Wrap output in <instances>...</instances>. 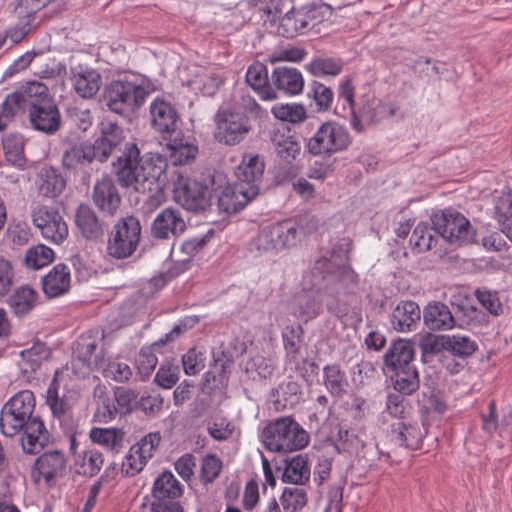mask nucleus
Segmentation results:
<instances>
[{
	"mask_svg": "<svg viewBox=\"0 0 512 512\" xmlns=\"http://www.w3.org/2000/svg\"><path fill=\"white\" fill-rule=\"evenodd\" d=\"M92 153L93 149H90V144L72 146L63 155V166L69 170L81 169L93 161Z\"/></svg>",
	"mask_w": 512,
	"mask_h": 512,
	"instance_id": "38",
	"label": "nucleus"
},
{
	"mask_svg": "<svg viewBox=\"0 0 512 512\" xmlns=\"http://www.w3.org/2000/svg\"><path fill=\"white\" fill-rule=\"evenodd\" d=\"M32 223L41 235L54 244H62L68 234V226L59 211L47 205H36L31 210Z\"/></svg>",
	"mask_w": 512,
	"mask_h": 512,
	"instance_id": "10",
	"label": "nucleus"
},
{
	"mask_svg": "<svg viewBox=\"0 0 512 512\" xmlns=\"http://www.w3.org/2000/svg\"><path fill=\"white\" fill-rule=\"evenodd\" d=\"M392 372L391 380L393 387L400 394L411 395L418 390L420 379L418 370L414 364Z\"/></svg>",
	"mask_w": 512,
	"mask_h": 512,
	"instance_id": "32",
	"label": "nucleus"
},
{
	"mask_svg": "<svg viewBox=\"0 0 512 512\" xmlns=\"http://www.w3.org/2000/svg\"><path fill=\"white\" fill-rule=\"evenodd\" d=\"M264 443L268 450L288 453L301 450L309 443L308 433L291 417H281L264 429Z\"/></svg>",
	"mask_w": 512,
	"mask_h": 512,
	"instance_id": "3",
	"label": "nucleus"
},
{
	"mask_svg": "<svg viewBox=\"0 0 512 512\" xmlns=\"http://www.w3.org/2000/svg\"><path fill=\"white\" fill-rule=\"evenodd\" d=\"M161 441V435L159 432H152L145 435L140 439L139 442L132 445L131 448L135 454L145 456V460L149 461L154 455L157 447Z\"/></svg>",
	"mask_w": 512,
	"mask_h": 512,
	"instance_id": "56",
	"label": "nucleus"
},
{
	"mask_svg": "<svg viewBox=\"0 0 512 512\" xmlns=\"http://www.w3.org/2000/svg\"><path fill=\"white\" fill-rule=\"evenodd\" d=\"M307 501V492L301 487H285L280 496V503L285 512L301 511Z\"/></svg>",
	"mask_w": 512,
	"mask_h": 512,
	"instance_id": "44",
	"label": "nucleus"
},
{
	"mask_svg": "<svg viewBox=\"0 0 512 512\" xmlns=\"http://www.w3.org/2000/svg\"><path fill=\"white\" fill-rule=\"evenodd\" d=\"M101 370L103 371V376L105 378H110L116 382L128 381L132 376L130 366L127 363L118 360L110 361L107 365L104 363Z\"/></svg>",
	"mask_w": 512,
	"mask_h": 512,
	"instance_id": "57",
	"label": "nucleus"
},
{
	"mask_svg": "<svg viewBox=\"0 0 512 512\" xmlns=\"http://www.w3.org/2000/svg\"><path fill=\"white\" fill-rule=\"evenodd\" d=\"M222 470V461L215 454L206 455L201 464V478L204 482L214 481Z\"/></svg>",
	"mask_w": 512,
	"mask_h": 512,
	"instance_id": "62",
	"label": "nucleus"
},
{
	"mask_svg": "<svg viewBox=\"0 0 512 512\" xmlns=\"http://www.w3.org/2000/svg\"><path fill=\"white\" fill-rule=\"evenodd\" d=\"M18 92L23 96L25 107L28 106L29 108L40 103L42 100H52L49 97L48 87L37 81L28 82Z\"/></svg>",
	"mask_w": 512,
	"mask_h": 512,
	"instance_id": "50",
	"label": "nucleus"
},
{
	"mask_svg": "<svg viewBox=\"0 0 512 512\" xmlns=\"http://www.w3.org/2000/svg\"><path fill=\"white\" fill-rule=\"evenodd\" d=\"M92 197L94 204L110 215L115 214L121 202L114 182L108 177L102 178L95 184Z\"/></svg>",
	"mask_w": 512,
	"mask_h": 512,
	"instance_id": "20",
	"label": "nucleus"
},
{
	"mask_svg": "<svg viewBox=\"0 0 512 512\" xmlns=\"http://www.w3.org/2000/svg\"><path fill=\"white\" fill-rule=\"evenodd\" d=\"M2 146L5 158L8 162L17 167H24V142L21 136L11 134L4 137Z\"/></svg>",
	"mask_w": 512,
	"mask_h": 512,
	"instance_id": "42",
	"label": "nucleus"
},
{
	"mask_svg": "<svg viewBox=\"0 0 512 512\" xmlns=\"http://www.w3.org/2000/svg\"><path fill=\"white\" fill-rule=\"evenodd\" d=\"M297 241V225L285 220L260 229L250 243V250L258 255H273L295 246Z\"/></svg>",
	"mask_w": 512,
	"mask_h": 512,
	"instance_id": "4",
	"label": "nucleus"
},
{
	"mask_svg": "<svg viewBox=\"0 0 512 512\" xmlns=\"http://www.w3.org/2000/svg\"><path fill=\"white\" fill-rule=\"evenodd\" d=\"M183 494V485L170 472L164 471L154 481L152 496L158 501L174 500Z\"/></svg>",
	"mask_w": 512,
	"mask_h": 512,
	"instance_id": "29",
	"label": "nucleus"
},
{
	"mask_svg": "<svg viewBox=\"0 0 512 512\" xmlns=\"http://www.w3.org/2000/svg\"><path fill=\"white\" fill-rule=\"evenodd\" d=\"M314 271L323 274V277H326L328 275H334L336 277H343V276H351L352 270L348 265H338L335 263L334 259H319L316 261L315 266L313 268Z\"/></svg>",
	"mask_w": 512,
	"mask_h": 512,
	"instance_id": "58",
	"label": "nucleus"
},
{
	"mask_svg": "<svg viewBox=\"0 0 512 512\" xmlns=\"http://www.w3.org/2000/svg\"><path fill=\"white\" fill-rule=\"evenodd\" d=\"M186 229V223L180 211L173 208L162 210L154 219L151 232L156 239H169L181 235Z\"/></svg>",
	"mask_w": 512,
	"mask_h": 512,
	"instance_id": "15",
	"label": "nucleus"
},
{
	"mask_svg": "<svg viewBox=\"0 0 512 512\" xmlns=\"http://www.w3.org/2000/svg\"><path fill=\"white\" fill-rule=\"evenodd\" d=\"M307 69L314 76H336L341 73L343 64L335 58H315L307 65Z\"/></svg>",
	"mask_w": 512,
	"mask_h": 512,
	"instance_id": "49",
	"label": "nucleus"
},
{
	"mask_svg": "<svg viewBox=\"0 0 512 512\" xmlns=\"http://www.w3.org/2000/svg\"><path fill=\"white\" fill-rule=\"evenodd\" d=\"M66 187V180L55 169L49 168L42 171L38 184L39 194L47 198L59 196Z\"/></svg>",
	"mask_w": 512,
	"mask_h": 512,
	"instance_id": "36",
	"label": "nucleus"
},
{
	"mask_svg": "<svg viewBox=\"0 0 512 512\" xmlns=\"http://www.w3.org/2000/svg\"><path fill=\"white\" fill-rule=\"evenodd\" d=\"M271 141L277 155L286 163H291L300 154L301 146L290 130L274 131Z\"/></svg>",
	"mask_w": 512,
	"mask_h": 512,
	"instance_id": "31",
	"label": "nucleus"
},
{
	"mask_svg": "<svg viewBox=\"0 0 512 512\" xmlns=\"http://www.w3.org/2000/svg\"><path fill=\"white\" fill-rule=\"evenodd\" d=\"M22 430L21 444L26 453H39L49 441V433L37 416L31 418Z\"/></svg>",
	"mask_w": 512,
	"mask_h": 512,
	"instance_id": "19",
	"label": "nucleus"
},
{
	"mask_svg": "<svg viewBox=\"0 0 512 512\" xmlns=\"http://www.w3.org/2000/svg\"><path fill=\"white\" fill-rule=\"evenodd\" d=\"M76 225L87 239H97L103 234L96 214L87 205H80L76 212Z\"/></svg>",
	"mask_w": 512,
	"mask_h": 512,
	"instance_id": "35",
	"label": "nucleus"
},
{
	"mask_svg": "<svg viewBox=\"0 0 512 512\" xmlns=\"http://www.w3.org/2000/svg\"><path fill=\"white\" fill-rule=\"evenodd\" d=\"M179 373L178 365L163 363L155 375V382L162 388L170 389L179 380Z\"/></svg>",
	"mask_w": 512,
	"mask_h": 512,
	"instance_id": "59",
	"label": "nucleus"
},
{
	"mask_svg": "<svg viewBox=\"0 0 512 512\" xmlns=\"http://www.w3.org/2000/svg\"><path fill=\"white\" fill-rule=\"evenodd\" d=\"M272 86L288 95H298L303 91L304 79L301 72L293 67H277L271 75Z\"/></svg>",
	"mask_w": 512,
	"mask_h": 512,
	"instance_id": "21",
	"label": "nucleus"
},
{
	"mask_svg": "<svg viewBox=\"0 0 512 512\" xmlns=\"http://www.w3.org/2000/svg\"><path fill=\"white\" fill-rule=\"evenodd\" d=\"M323 380L329 393L337 397L342 396L348 386L346 374L337 364L324 367Z\"/></svg>",
	"mask_w": 512,
	"mask_h": 512,
	"instance_id": "40",
	"label": "nucleus"
},
{
	"mask_svg": "<svg viewBox=\"0 0 512 512\" xmlns=\"http://www.w3.org/2000/svg\"><path fill=\"white\" fill-rule=\"evenodd\" d=\"M431 220L433 229L451 244L460 246L474 240L475 233L470 222L459 212L445 210L435 213Z\"/></svg>",
	"mask_w": 512,
	"mask_h": 512,
	"instance_id": "7",
	"label": "nucleus"
},
{
	"mask_svg": "<svg viewBox=\"0 0 512 512\" xmlns=\"http://www.w3.org/2000/svg\"><path fill=\"white\" fill-rule=\"evenodd\" d=\"M73 88L82 98H92L102 85L101 75L94 69L81 70L73 73Z\"/></svg>",
	"mask_w": 512,
	"mask_h": 512,
	"instance_id": "30",
	"label": "nucleus"
},
{
	"mask_svg": "<svg viewBox=\"0 0 512 512\" xmlns=\"http://www.w3.org/2000/svg\"><path fill=\"white\" fill-rule=\"evenodd\" d=\"M264 169V161L258 154H244L235 170L237 181L227 187L219 198L220 208L228 213L244 208L259 194Z\"/></svg>",
	"mask_w": 512,
	"mask_h": 512,
	"instance_id": "2",
	"label": "nucleus"
},
{
	"mask_svg": "<svg viewBox=\"0 0 512 512\" xmlns=\"http://www.w3.org/2000/svg\"><path fill=\"white\" fill-rule=\"evenodd\" d=\"M54 259V251L46 245L38 244L26 252L24 263L32 269H41L49 265Z\"/></svg>",
	"mask_w": 512,
	"mask_h": 512,
	"instance_id": "46",
	"label": "nucleus"
},
{
	"mask_svg": "<svg viewBox=\"0 0 512 512\" xmlns=\"http://www.w3.org/2000/svg\"><path fill=\"white\" fill-rule=\"evenodd\" d=\"M70 284V269L65 264H57L54 266L42 280L43 292L50 298H55L67 293Z\"/></svg>",
	"mask_w": 512,
	"mask_h": 512,
	"instance_id": "23",
	"label": "nucleus"
},
{
	"mask_svg": "<svg viewBox=\"0 0 512 512\" xmlns=\"http://www.w3.org/2000/svg\"><path fill=\"white\" fill-rule=\"evenodd\" d=\"M246 83L263 101L277 99V92L269 81L268 69L265 64L255 61L248 66L245 74Z\"/></svg>",
	"mask_w": 512,
	"mask_h": 512,
	"instance_id": "16",
	"label": "nucleus"
},
{
	"mask_svg": "<svg viewBox=\"0 0 512 512\" xmlns=\"http://www.w3.org/2000/svg\"><path fill=\"white\" fill-rule=\"evenodd\" d=\"M65 456L60 451H49L40 455L32 468L31 477L36 484H49L65 468Z\"/></svg>",
	"mask_w": 512,
	"mask_h": 512,
	"instance_id": "14",
	"label": "nucleus"
},
{
	"mask_svg": "<svg viewBox=\"0 0 512 512\" xmlns=\"http://www.w3.org/2000/svg\"><path fill=\"white\" fill-rule=\"evenodd\" d=\"M20 368L24 373L35 372L47 357V349L43 343L36 342L30 348L21 351Z\"/></svg>",
	"mask_w": 512,
	"mask_h": 512,
	"instance_id": "41",
	"label": "nucleus"
},
{
	"mask_svg": "<svg viewBox=\"0 0 512 512\" xmlns=\"http://www.w3.org/2000/svg\"><path fill=\"white\" fill-rule=\"evenodd\" d=\"M139 154L136 144H128L113 164L114 171L122 186L132 187L140 194L138 201L145 213H152L165 202V192L159 182L164 169L153 159L140 158Z\"/></svg>",
	"mask_w": 512,
	"mask_h": 512,
	"instance_id": "1",
	"label": "nucleus"
},
{
	"mask_svg": "<svg viewBox=\"0 0 512 512\" xmlns=\"http://www.w3.org/2000/svg\"><path fill=\"white\" fill-rule=\"evenodd\" d=\"M118 409L114 403V399L107 395L101 394L97 399L96 411L93 415V420L99 423H108L114 419Z\"/></svg>",
	"mask_w": 512,
	"mask_h": 512,
	"instance_id": "55",
	"label": "nucleus"
},
{
	"mask_svg": "<svg viewBox=\"0 0 512 512\" xmlns=\"http://www.w3.org/2000/svg\"><path fill=\"white\" fill-rule=\"evenodd\" d=\"M166 140L170 161L174 165L189 164L196 158L198 147L189 139L177 135Z\"/></svg>",
	"mask_w": 512,
	"mask_h": 512,
	"instance_id": "28",
	"label": "nucleus"
},
{
	"mask_svg": "<svg viewBox=\"0 0 512 512\" xmlns=\"http://www.w3.org/2000/svg\"><path fill=\"white\" fill-rule=\"evenodd\" d=\"M426 431L418 423L405 424L394 423L389 432V438L396 446H403L408 449L417 450L422 447Z\"/></svg>",
	"mask_w": 512,
	"mask_h": 512,
	"instance_id": "17",
	"label": "nucleus"
},
{
	"mask_svg": "<svg viewBox=\"0 0 512 512\" xmlns=\"http://www.w3.org/2000/svg\"><path fill=\"white\" fill-rule=\"evenodd\" d=\"M310 478V466L306 455H297L291 458L285 466L282 474L284 483L303 485Z\"/></svg>",
	"mask_w": 512,
	"mask_h": 512,
	"instance_id": "33",
	"label": "nucleus"
},
{
	"mask_svg": "<svg viewBox=\"0 0 512 512\" xmlns=\"http://www.w3.org/2000/svg\"><path fill=\"white\" fill-rule=\"evenodd\" d=\"M271 113L276 119L291 123H300L307 118L304 106L296 103L275 104L271 109Z\"/></svg>",
	"mask_w": 512,
	"mask_h": 512,
	"instance_id": "48",
	"label": "nucleus"
},
{
	"mask_svg": "<svg viewBox=\"0 0 512 512\" xmlns=\"http://www.w3.org/2000/svg\"><path fill=\"white\" fill-rule=\"evenodd\" d=\"M251 130L247 115L232 109L220 110L216 115L215 139L225 145L234 146L242 142Z\"/></svg>",
	"mask_w": 512,
	"mask_h": 512,
	"instance_id": "9",
	"label": "nucleus"
},
{
	"mask_svg": "<svg viewBox=\"0 0 512 512\" xmlns=\"http://www.w3.org/2000/svg\"><path fill=\"white\" fill-rule=\"evenodd\" d=\"M46 404L56 417L63 416L69 409L65 397L59 395V383L56 378L51 381L46 391Z\"/></svg>",
	"mask_w": 512,
	"mask_h": 512,
	"instance_id": "54",
	"label": "nucleus"
},
{
	"mask_svg": "<svg viewBox=\"0 0 512 512\" xmlns=\"http://www.w3.org/2000/svg\"><path fill=\"white\" fill-rule=\"evenodd\" d=\"M150 118L152 127L163 139H168L176 133L178 113L171 103L161 98H156L150 104Z\"/></svg>",
	"mask_w": 512,
	"mask_h": 512,
	"instance_id": "13",
	"label": "nucleus"
},
{
	"mask_svg": "<svg viewBox=\"0 0 512 512\" xmlns=\"http://www.w3.org/2000/svg\"><path fill=\"white\" fill-rule=\"evenodd\" d=\"M182 332L180 326H175L169 333L165 335L164 338L160 339L159 342L154 343L150 347H144L140 350L137 358H136V367L138 369V373L143 376H149L153 370L155 369L158 359L155 354V349L160 346V344H165L169 341H172Z\"/></svg>",
	"mask_w": 512,
	"mask_h": 512,
	"instance_id": "26",
	"label": "nucleus"
},
{
	"mask_svg": "<svg viewBox=\"0 0 512 512\" xmlns=\"http://www.w3.org/2000/svg\"><path fill=\"white\" fill-rule=\"evenodd\" d=\"M75 354L90 370H100L104 366V351L96 336L82 335L77 341Z\"/></svg>",
	"mask_w": 512,
	"mask_h": 512,
	"instance_id": "18",
	"label": "nucleus"
},
{
	"mask_svg": "<svg viewBox=\"0 0 512 512\" xmlns=\"http://www.w3.org/2000/svg\"><path fill=\"white\" fill-rule=\"evenodd\" d=\"M415 350L413 343L408 340L394 341L384 355V362L390 371L399 370L413 365Z\"/></svg>",
	"mask_w": 512,
	"mask_h": 512,
	"instance_id": "24",
	"label": "nucleus"
},
{
	"mask_svg": "<svg viewBox=\"0 0 512 512\" xmlns=\"http://www.w3.org/2000/svg\"><path fill=\"white\" fill-rule=\"evenodd\" d=\"M141 226L137 218L128 216L119 220L108 239L107 252L116 259L131 256L139 243Z\"/></svg>",
	"mask_w": 512,
	"mask_h": 512,
	"instance_id": "6",
	"label": "nucleus"
},
{
	"mask_svg": "<svg viewBox=\"0 0 512 512\" xmlns=\"http://www.w3.org/2000/svg\"><path fill=\"white\" fill-rule=\"evenodd\" d=\"M15 271L10 260L0 256V298L5 297L14 285Z\"/></svg>",
	"mask_w": 512,
	"mask_h": 512,
	"instance_id": "61",
	"label": "nucleus"
},
{
	"mask_svg": "<svg viewBox=\"0 0 512 512\" xmlns=\"http://www.w3.org/2000/svg\"><path fill=\"white\" fill-rule=\"evenodd\" d=\"M37 303V293L29 286L17 288L9 297L8 305L17 317L27 315Z\"/></svg>",
	"mask_w": 512,
	"mask_h": 512,
	"instance_id": "34",
	"label": "nucleus"
},
{
	"mask_svg": "<svg viewBox=\"0 0 512 512\" xmlns=\"http://www.w3.org/2000/svg\"><path fill=\"white\" fill-rule=\"evenodd\" d=\"M421 318V311L414 301H401L393 310L391 324L398 332L414 330Z\"/></svg>",
	"mask_w": 512,
	"mask_h": 512,
	"instance_id": "22",
	"label": "nucleus"
},
{
	"mask_svg": "<svg viewBox=\"0 0 512 512\" xmlns=\"http://www.w3.org/2000/svg\"><path fill=\"white\" fill-rule=\"evenodd\" d=\"M206 428L208 434L216 441L230 439L235 431L234 424L226 417L216 415L207 420Z\"/></svg>",
	"mask_w": 512,
	"mask_h": 512,
	"instance_id": "47",
	"label": "nucleus"
},
{
	"mask_svg": "<svg viewBox=\"0 0 512 512\" xmlns=\"http://www.w3.org/2000/svg\"><path fill=\"white\" fill-rule=\"evenodd\" d=\"M145 89L129 81H112L105 90L104 99L108 108L117 114H123L138 108L145 100Z\"/></svg>",
	"mask_w": 512,
	"mask_h": 512,
	"instance_id": "8",
	"label": "nucleus"
},
{
	"mask_svg": "<svg viewBox=\"0 0 512 512\" xmlns=\"http://www.w3.org/2000/svg\"><path fill=\"white\" fill-rule=\"evenodd\" d=\"M339 100H343L349 109L351 114L350 124L356 132H363L365 129V123H373L378 119L374 116H368L365 112L362 115H358L354 109L355 106V89L350 79H346L340 84L339 87Z\"/></svg>",
	"mask_w": 512,
	"mask_h": 512,
	"instance_id": "27",
	"label": "nucleus"
},
{
	"mask_svg": "<svg viewBox=\"0 0 512 512\" xmlns=\"http://www.w3.org/2000/svg\"><path fill=\"white\" fill-rule=\"evenodd\" d=\"M124 433L116 428H93L90 439L107 449L114 450L121 446Z\"/></svg>",
	"mask_w": 512,
	"mask_h": 512,
	"instance_id": "45",
	"label": "nucleus"
},
{
	"mask_svg": "<svg viewBox=\"0 0 512 512\" xmlns=\"http://www.w3.org/2000/svg\"><path fill=\"white\" fill-rule=\"evenodd\" d=\"M174 200L183 208L198 211L205 208L209 200L207 185L181 174L177 176L173 189Z\"/></svg>",
	"mask_w": 512,
	"mask_h": 512,
	"instance_id": "11",
	"label": "nucleus"
},
{
	"mask_svg": "<svg viewBox=\"0 0 512 512\" xmlns=\"http://www.w3.org/2000/svg\"><path fill=\"white\" fill-rule=\"evenodd\" d=\"M29 420L20 412L13 411L12 406L5 403L0 414V428L5 436L13 437L22 431Z\"/></svg>",
	"mask_w": 512,
	"mask_h": 512,
	"instance_id": "37",
	"label": "nucleus"
},
{
	"mask_svg": "<svg viewBox=\"0 0 512 512\" xmlns=\"http://www.w3.org/2000/svg\"><path fill=\"white\" fill-rule=\"evenodd\" d=\"M423 318L430 330H450L456 325L452 312L441 302L429 303L424 310Z\"/></svg>",
	"mask_w": 512,
	"mask_h": 512,
	"instance_id": "25",
	"label": "nucleus"
},
{
	"mask_svg": "<svg viewBox=\"0 0 512 512\" xmlns=\"http://www.w3.org/2000/svg\"><path fill=\"white\" fill-rule=\"evenodd\" d=\"M29 119L34 129L53 134L60 128L61 115L53 100H42L29 108Z\"/></svg>",
	"mask_w": 512,
	"mask_h": 512,
	"instance_id": "12",
	"label": "nucleus"
},
{
	"mask_svg": "<svg viewBox=\"0 0 512 512\" xmlns=\"http://www.w3.org/2000/svg\"><path fill=\"white\" fill-rule=\"evenodd\" d=\"M12 406L13 411L20 412L27 418H33L36 401L34 393L30 390H21L12 396L7 402Z\"/></svg>",
	"mask_w": 512,
	"mask_h": 512,
	"instance_id": "53",
	"label": "nucleus"
},
{
	"mask_svg": "<svg viewBox=\"0 0 512 512\" xmlns=\"http://www.w3.org/2000/svg\"><path fill=\"white\" fill-rule=\"evenodd\" d=\"M311 93L319 110H327L331 107L334 94L329 87L314 81L311 85Z\"/></svg>",
	"mask_w": 512,
	"mask_h": 512,
	"instance_id": "64",
	"label": "nucleus"
},
{
	"mask_svg": "<svg viewBox=\"0 0 512 512\" xmlns=\"http://www.w3.org/2000/svg\"><path fill=\"white\" fill-rule=\"evenodd\" d=\"M443 346L446 350L460 357L470 356L477 348V345L473 340L462 335L448 336L445 339Z\"/></svg>",
	"mask_w": 512,
	"mask_h": 512,
	"instance_id": "52",
	"label": "nucleus"
},
{
	"mask_svg": "<svg viewBox=\"0 0 512 512\" xmlns=\"http://www.w3.org/2000/svg\"><path fill=\"white\" fill-rule=\"evenodd\" d=\"M298 307V316L307 322L316 318L320 314L322 304L316 298L305 295L299 298Z\"/></svg>",
	"mask_w": 512,
	"mask_h": 512,
	"instance_id": "63",
	"label": "nucleus"
},
{
	"mask_svg": "<svg viewBox=\"0 0 512 512\" xmlns=\"http://www.w3.org/2000/svg\"><path fill=\"white\" fill-rule=\"evenodd\" d=\"M279 15H283L281 19L282 27H290V31L287 36H293L299 29H303L307 26L304 22V14L300 11H296L293 6V0H281L280 6L276 7Z\"/></svg>",
	"mask_w": 512,
	"mask_h": 512,
	"instance_id": "39",
	"label": "nucleus"
},
{
	"mask_svg": "<svg viewBox=\"0 0 512 512\" xmlns=\"http://www.w3.org/2000/svg\"><path fill=\"white\" fill-rule=\"evenodd\" d=\"M75 465L79 474L94 476L103 465V455L96 449L85 450L78 455Z\"/></svg>",
	"mask_w": 512,
	"mask_h": 512,
	"instance_id": "43",
	"label": "nucleus"
},
{
	"mask_svg": "<svg viewBox=\"0 0 512 512\" xmlns=\"http://www.w3.org/2000/svg\"><path fill=\"white\" fill-rule=\"evenodd\" d=\"M205 355L196 348L189 349L182 356L184 372L187 375H196L205 367Z\"/></svg>",
	"mask_w": 512,
	"mask_h": 512,
	"instance_id": "60",
	"label": "nucleus"
},
{
	"mask_svg": "<svg viewBox=\"0 0 512 512\" xmlns=\"http://www.w3.org/2000/svg\"><path fill=\"white\" fill-rule=\"evenodd\" d=\"M350 143V134L344 126L327 121L309 139L307 149L314 156L327 157L346 150Z\"/></svg>",
	"mask_w": 512,
	"mask_h": 512,
	"instance_id": "5",
	"label": "nucleus"
},
{
	"mask_svg": "<svg viewBox=\"0 0 512 512\" xmlns=\"http://www.w3.org/2000/svg\"><path fill=\"white\" fill-rule=\"evenodd\" d=\"M410 242L418 252H426L436 245V238L432 233V228L427 223L420 222L414 228Z\"/></svg>",
	"mask_w": 512,
	"mask_h": 512,
	"instance_id": "51",
	"label": "nucleus"
}]
</instances>
